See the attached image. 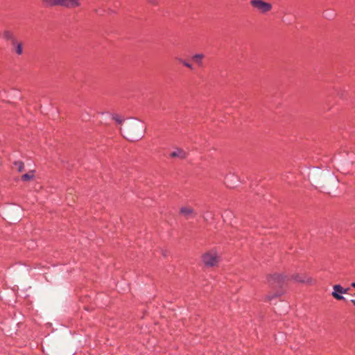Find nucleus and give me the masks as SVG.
<instances>
[{"label":"nucleus","instance_id":"6e6552de","mask_svg":"<svg viewBox=\"0 0 355 355\" xmlns=\"http://www.w3.org/2000/svg\"><path fill=\"white\" fill-rule=\"evenodd\" d=\"M205 58V55L202 53H197L192 56V60L197 63L199 66H202V60Z\"/></svg>","mask_w":355,"mask_h":355},{"label":"nucleus","instance_id":"412c9836","mask_svg":"<svg viewBox=\"0 0 355 355\" xmlns=\"http://www.w3.org/2000/svg\"><path fill=\"white\" fill-rule=\"evenodd\" d=\"M352 287H354V288H355V283H352Z\"/></svg>","mask_w":355,"mask_h":355},{"label":"nucleus","instance_id":"f3484780","mask_svg":"<svg viewBox=\"0 0 355 355\" xmlns=\"http://www.w3.org/2000/svg\"><path fill=\"white\" fill-rule=\"evenodd\" d=\"M280 295V293H278V294H277V295H268V296L266 297V299H267V300H268V301H271V300H272V299L273 297H276V296H277V295Z\"/></svg>","mask_w":355,"mask_h":355},{"label":"nucleus","instance_id":"0eeeda50","mask_svg":"<svg viewBox=\"0 0 355 355\" xmlns=\"http://www.w3.org/2000/svg\"><path fill=\"white\" fill-rule=\"evenodd\" d=\"M291 279L296 282L311 284L312 279L306 273H295L291 275Z\"/></svg>","mask_w":355,"mask_h":355},{"label":"nucleus","instance_id":"9d476101","mask_svg":"<svg viewBox=\"0 0 355 355\" xmlns=\"http://www.w3.org/2000/svg\"><path fill=\"white\" fill-rule=\"evenodd\" d=\"M333 289H334L333 292H336V293H338V294L347 293V289L343 288L339 284L334 285L333 287Z\"/></svg>","mask_w":355,"mask_h":355},{"label":"nucleus","instance_id":"20e7f679","mask_svg":"<svg viewBox=\"0 0 355 355\" xmlns=\"http://www.w3.org/2000/svg\"><path fill=\"white\" fill-rule=\"evenodd\" d=\"M250 5L261 13L265 14L270 12L272 9V5L270 3L263 0H251Z\"/></svg>","mask_w":355,"mask_h":355},{"label":"nucleus","instance_id":"aec40b11","mask_svg":"<svg viewBox=\"0 0 355 355\" xmlns=\"http://www.w3.org/2000/svg\"><path fill=\"white\" fill-rule=\"evenodd\" d=\"M224 214L225 216H227L228 215L231 214V212L230 211H225Z\"/></svg>","mask_w":355,"mask_h":355},{"label":"nucleus","instance_id":"1a4fd4ad","mask_svg":"<svg viewBox=\"0 0 355 355\" xmlns=\"http://www.w3.org/2000/svg\"><path fill=\"white\" fill-rule=\"evenodd\" d=\"M34 177H35V171H31L28 173L23 175L21 176V180L23 181L27 182V181H30V180H33L34 178Z\"/></svg>","mask_w":355,"mask_h":355},{"label":"nucleus","instance_id":"39448f33","mask_svg":"<svg viewBox=\"0 0 355 355\" xmlns=\"http://www.w3.org/2000/svg\"><path fill=\"white\" fill-rule=\"evenodd\" d=\"M179 215L184 218L186 220H189L196 217V212L191 205H184L180 208Z\"/></svg>","mask_w":355,"mask_h":355},{"label":"nucleus","instance_id":"2eb2a0df","mask_svg":"<svg viewBox=\"0 0 355 355\" xmlns=\"http://www.w3.org/2000/svg\"><path fill=\"white\" fill-rule=\"evenodd\" d=\"M182 63L187 67H188L189 69H193V64H191L190 62H187V61H184V60H182Z\"/></svg>","mask_w":355,"mask_h":355},{"label":"nucleus","instance_id":"f257e3e1","mask_svg":"<svg viewBox=\"0 0 355 355\" xmlns=\"http://www.w3.org/2000/svg\"><path fill=\"white\" fill-rule=\"evenodd\" d=\"M121 132L125 139L135 141L143 137L144 127L141 121L131 120L125 122L123 128H121Z\"/></svg>","mask_w":355,"mask_h":355},{"label":"nucleus","instance_id":"4468645a","mask_svg":"<svg viewBox=\"0 0 355 355\" xmlns=\"http://www.w3.org/2000/svg\"><path fill=\"white\" fill-rule=\"evenodd\" d=\"M113 119L118 123H121L123 121V119L119 115H114Z\"/></svg>","mask_w":355,"mask_h":355},{"label":"nucleus","instance_id":"423d86ee","mask_svg":"<svg viewBox=\"0 0 355 355\" xmlns=\"http://www.w3.org/2000/svg\"><path fill=\"white\" fill-rule=\"evenodd\" d=\"M286 279V276L281 274H274L268 278V282L270 286L281 287Z\"/></svg>","mask_w":355,"mask_h":355},{"label":"nucleus","instance_id":"ddd939ff","mask_svg":"<svg viewBox=\"0 0 355 355\" xmlns=\"http://www.w3.org/2000/svg\"><path fill=\"white\" fill-rule=\"evenodd\" d=\"M332 295H333V297H334L335 299H336V300H345V297H344L343 295H340V294H338V293H336V292H333V293H332Z\"/></svg>","mask_w":355,"mask_h":355},{"label":"nucleus","instance_id":"6ab92c4d","mask_svg":"<svg viewBox=\"0 0 355 355\" xmlns=\"http://www.w3.org/2000/svg\"><path fill=\"white\" fill-rule=\"evenodd\" d=\"M177 155H178V154H177V152H176V151H174V152H173V153H171L170 154V156H171V157H174L177 156Z\"/></svg>","mask_w":355,"mask_h":355},{"label":"nucleus","instance_id":"f03ea898","mask_svg":"<svg viewBox=\"0 0 355 355\" xmlns=\"http://www.w3.org/2000/svg\"><path fill=\"white\" fill-rule=\"evenodd\" d=\"M49 6H60L67 8H76L80 6V0H42Z\"/></svg>","mask_w":355,"mask_h":355},{"label":"nucleus","instance_id":"f8f14e48","mask_svg":"<svg viewBox=\"0 0 355 355\" xmlns=\"http://www.w3.org/2000/svg\"><path fill=\"white\" fill-rule=\"evenodd\" d=\"M14 164H15L16 168L17 169V171L19 172H21L23 171V169H24V164H23V162H19H19H15L14 163Z\"/></svg>","mask_w":355,"mask_h":355},{"label":"nucleus","instance_id":"dca6fc26","mask_svg":"<svg viewBox=\"0 0 355 355\" xmlns=\"http://www.w3.org/2000/svg\"><path fill=\"white\" fill-rule=\"evenodd\" d=\"M179 158H184L186 157V153L179 149Z\"/></svg>","mask_w":355,"mask_h":355},{"label":"nucleus","instance_id":"7ed1b4c3","mask_svg":"<svg viewBox=\"0 0 355 355\" xmlns=\"http://www.w3.org/2000/svg\"><path fill=\"white\" fill-rule=\"evenodd\" d=\"M219 260V256L214 250L208 251L202 256V261L207 267H215L218 266Z\"/></svg>","mask_w":355,"mask_h":355},{"label":"nucleus","instance_id":"4be33fe9","mask_svg":"<svg viewBox=\"0 0 355 355\" xmlns=\"http://www.w3.org/2000/svg\"><path fill=\"white\" fill-rule=\"evenodd\" d=\"M352 302L355 305V300H352Z\"/></svg>","mask_w":355,"mask_h":355},{"label":"nucleus","instance_id":"9b49d317","mask_svg":"<svg viewBox=\"0 0 355 355\" xmlns=\"http://www.w3.org/2000/svg\"><path fill=\"white\" fill-rule=\"evenodd\" d=\"M15 52L18 55H21L23 53V46L21 43L15 44Z\"/></svg>","mask_w":355,"mask_h":355},{"label":"nucleus","instance_id":"a211bd4d","mask_svg":"<svg viewBox=\"0 0 355 355\" xmlns=\"http://www.w3.org/2000/svg\"><path fill=\"white\" fill-rule=\"evenodd\" d=\"M3 37L7 38V39H9L11 37V35H10V33L9 32L6 31L3 33Z\"/></svg>","mask_w":355,"mask_h":355}]
</instances>
